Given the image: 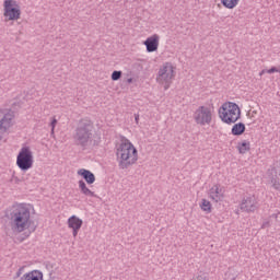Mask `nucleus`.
<instances>
[{"mask_svg": "<svg viewBox=\"0 0 280 280\" xmlns=\"http://www.w3.org/2000/svg\"><path fill=\"white\" fill-rule=\"evenodd\" d=\"M5 217L10 220L13 233H23L32 224V206L27 203H13L7 210Z\"/></svg>", "mask_w": 280, "mask_h": 280, "instance_id": "1", "label": "nucleus"}, {"mask_svg": "<svg viewBox=\"0 0 280 280\" xmlns=\"http://www.w3.org/2000/svg\"><path fill=\"white\" fill-rule=\"evenodd\" d=\"M116 156L119 170H128L139 161V152L135 144L127 138H122L116 149Z\"/></svg>", "mask_w": 280, "mask_h": 280, "instance_id": "2", "label": "nucleus"}, {"mask_svg": "<svg viewBox=\"0 0 280 280\" xmlns=\"http://www.w3.org/2000/svg\"><path fill=\"white\" fill-rule=\"evenodd\" d=\"M73 139L81 148L91 145L93 143V122L89 119H81L74 130Z\"/></svg>", "mask_w": 280, "mask_h": 280, "instance_id": "3", "label": "nucleus"}, {"mask_svg": "<svg viewBox=\"0 0 280 280\" xmlns=\"http://www.w3.org/2000/svg\"><path fill=\"white\" fill-rule=\"evenodd\" d=\"M219 117L223 124L231 126L242 117V109H240V105L236 103L226 102L219 108Z\"/></svg>", "mask_w": 280, "mask_h": 280, "instance_id": "4", "label": "nucleus"}, {"mask_svg": "<svg viewBox=\"0 0 280 280\" xmlns=\"http://www.w3.org/2000/svg\"><path fill=\"white\" fill-rule=\"evenodd\" d=\"M215 109L211 105H201L192 114V119L197 126H211Z\"/></svg>", "mask_w": 280, "mask_h": 280, "instance_id": "5", "label": "nucleus"}, {"mask_svg": "<svg viewBox=\"0 0 280 280\" xmlns=\"http://www.w3.org/2000/svg\"><path fill=\"white\" fill-rule=\"evenodd\" d=\"M174 66L172 62H165L162 65L158 72L156 82L164 86V91H167L172 85V80L175 78Z\"/></svg>", "mask_w": 280, "mask_h": 280, "instance_id": "6", "label": "nucleus"}, {"mask_svg": "<svg viewBox=\"0 0 280 280\" xmlns=\"http://www.w3.org/2000/svg\"><path fill=\"white\" fill-rule=\"evenodd\" d=\"M14 126V112L0 107V142L5 141V133Z\"/></svg>", "mask_w": 280, "mask_h": 280, "instance_id": "7", "label": "nucleus"}, {"mask_svg": "<svg viewBox=\"0 0 280 280\" xmlns=\"http://www.w3.org/2000/svg\"><path fill=\"white\" fill-rule=\"evenodd\" d=\"M16 165L21 170V172H27V170H32L34 165V154L32 153V149L30 147H23L16 158Z\"/></svg>", "mask_w": 280, "mask_h": 280, "instance_id": "8", "label": "nucleus"}, {"mask_svg": "<svg viewBox=\"0 0 280 280\" xmlns=\"http://www.w3.org/2000/svg\"><path fill=\"white\" fill-rule=\"evenodd\" d=\"M3 18L5 23L21 19V5H19L16 0L3 1Z\"/></svg>", "mask_w": 280, "mask_h": 280, "instance_id": "9", "label": "nucleus"}, {"mask_svg": "<svg viewBox=\"0 0 280 280\" xmlns=\"http://www.w3.org/2000/svg\"><path fill=\"white\" fill-rule=\"evenodd\" d=\"M240 209L244 213H255L259 209V201L255 195L244 197L240 203Z\"/></svg>", "mask_w": 280, "mask_h": 280, "instance_id": "10", "label": "nucleus"}, {"mask_svg": "<svg viewBox=\"0 0 280 280\" xmlns=\"http://www.w3.org/2000/svg\"><path fill=\"white\" fill-rule=\"evenodd\" d=\"M82 224H84V221H82V219L78 218L77 215H72L68 219V228L72 229L73 237H78V233H80Z\"/></svg>", "mask_w": 280, "mask_h": 280, "instance_id": "11", "label": "nucleus"}, {"mask_svg": "<svg viewBox=\"0 0 280 280\" xmlns=\"http://www.w3.org/2000/svg\"><path fill=\"white\" fill-rule=\"evenodd\" d=\"M209 198L213 200V202H222L224 200V189L221 188L220 185H214L209 190Z\"/></svg>", "mask_w": 280, "mask_h": 280, "instance_id": "12", "label": "nucleus"}, {"mask_svg": "<svg viewBox=\"0 0 280 280\" xmlns=\"http://www.w3.org/2000/svg\"><path fill=\"white\" fill-rule=\"evenodd\" d=\"M160 36L158 34H153L152 36L148 37L147 40L143 43L145 45L147 51L152 54L159 49V40Z\"/></svg>", "mask_w": 280, "mask_h": 280, "instance_id": "13", "label": "nucleus"}, {"mask_svg": "<svg viewBox=\"0 0 280 280\" xmlns=\"http://www.w3.org/2000/svg\"><path fill=\"white\" fill-rule=\"evenodd\" d=\"M19 280H45L43 278V271L32 270L26 273H23Z\"/></svg>", "mask_w": 280, "mask_h": 280, "instance_id": "14", "label": "nucleus"}, {"mask_svg": "<svg viewBox=\"0 0 280 280\" xmlns=\"http://www.w3.org/2000/svg\"><path fill=\"white\" fill-rule=\"evenodd\" d=\"M79 176H82L88 185H93L95 183V174L86 168H81L78 171Z\"/></svg>", "mask_w": 280, "mask_h": 280, "instance_id": "15", "label": "nucleus"}, {"mask_svg": "<svg viewBox=\"0 0 280 280\" xmlns=\"http://www.w3.org/2000/svg\"><path fill=\"white\" fill-rule=\"evenodd\" d=\"M231 132L234 137H240L246 132V125H244V122L234 124Z\"/></svg>", "mask_w": 280, "mask_h": 280, "instance_id": "16", "label": "nucleus"}, {"mask_svg": "<svg viewBox=\"0 0 280 280\" xmlns=\"http://www.w3.org/2000/svg\"><path fill=\"white\" fill-rule=\"evenodd\" d=\"M79 189L83 196H89L90 198H95V192L89 187H86V183L84 180H79Z\"/></svg>", "mask_w": 280, "mask_h": 280, "instance_id": "17", "label": "nucleus"}, {"mask_svg": "<svg viewBox=\"0 0 280 280\" xmlns=\"http://www.w3.org/2000/svg\"><path fill=\"white\" fill-rule=\"evenodd\" d=\"M221 3L228 10H233L234 8H237L240 0H221Z\"/></svg>", "mask_w": 280, "mask_h": 280, "instance_id": "18", "label": "nucleus"}, {"mask_svg": "<svg viewBox=\"0 0 280 280\" xmlns=\"http://www.w3.org/2000/svg\"><path fill=\"white\" fill-rule=\"evenodd\" d=\"M237 150L240 154H246L250 150V142L244 140L243 142L238 143Z\"/></svg>", "mask_w": 280, "mask_h": 280, "instance_id": "19", "label": "nucleus"}, {"mask_svg": "<svg viewBox=\"0 0 280 280\" xmlns=\"http://www.w3.org/2000/svg\"><path fill=\"white\" fill-rule=\"evenodd\" d=\"M201 211H205L206 213H211V201L207 199H202L200 203Z\"/></svg>", "mask_w": 280, "mask_h": 280, "instance_id": "20", "label": "nucleus"}, {"mask_svg": "<svg viewBox=\"0 0 280 280\" xmlns=\"http://www.w3.org/2000/svg\"><path fill=\"white\" fill-rule=\"evenodd\" d=\"M121 79V71H117L115 70L113 73H112V80L114 82H117V80H120Z\"/></svg>", "mask_w": 280, "mask_h": 280, "instance_id": "21", "label": "nucleus"}, {"mask_svg": "<svg viewBox=\"0 0 280 280\" xmlns=\"http://www.w3.org/2000/svg\"><path fill=\"white\" fill-rule=\"evenodd\" d=\"M237 279V275L236 273H233L231 271H228L225 273V280H236Z\"/></svg>", "mask_w": 280, "mask_h": 280, "instance_id": "22", "label": "nucleus"}, {"mask_svg": "<svg viewBox=\"0 0 280 280\" xmlns=\"http://www.w3.org/2000/svg\"><path fill=\"white\" fill-rule=\"evenodd\" d=\"M56 124H58V120L56 118H52V120L50 122L51 135H54V130H56Z\"/></svg>", "mask_w": 280, "mask_h": 280, "instance_id": "23", "label": "nucleus"}, {"mask_svg": "<svg viewBox=\"0 0 280 280\" xmlns=\"http://www.w3.org/2000/svg\"><path fill=\"white\" fill-rule=\"evenodd\" d=\"M24 270H25V267H20L15 273V277L21 279V277H23L22 275H23Z\"/></svg>", "mask_w": 280, "mask_h": 280, "instance_id": "24", "label": "nucleus"}, {"mask_svg": "<svg viewBox=\"0 0 280 280\" xmlns=\"http://www.w3.org/2000/svg\"><path fill=\"white\" fill-rule=\"evenodd\" d=\"M272 187H273V189H276L277 191H279V189H280V183L277 182V180H275L273 184H272Z\"/></svg>", "mask_w": 280, "mask_h": 280, "instance_id": "25", "label": "nucleus"}, {"mask_svg": "<svg viewBox=\"0 0 280 280\" xmlns=\"http://www.w3.org/2000/svg\"><path fill=\"white\" fill-rule=\"evenodd\" d=\"M267 73H278L277 67L270 68Z\"/></svg>", "mask_w": 280, "mask_h": 280, "instance_id": "26", "label": "nucleus"}, {"mask_svg": "<svg viewBox=\"0 0 280 280\" xmlns=\"http://www.w3.org/2000/svg\"><path fill=\"white\" fill-rule=\"evenodd\" d=\"M136 124H139V114H135Z\"/></svg>", "mask_w": 280, "mask_h": 280, "instance_id": "27", "label": "nucleus"}, {"mask_svg": "<svg viewBox=\"0 0 280 280\" xmlns=\"http://www.w3.org/2000/svg\"><path fill=\"white\" fill-rule=\"evenodd\" d=\"M127 82H128V84H132V78H129V79L127 80Z\"/></svg>", "mask_w": 280, "mask_h": 280, "instance_id": "28", "label": "nucleus"}, {"mask_svg": "<svg viewBox=\"0 0 280 280\" xmlns=\"http://www.w3.org/2000/svg\"><path fill=\"white\" fill-rule=\"evenodd\" d=\"M278 73H280V66L277 68Z\"/></svg>", "mask_w": 280, "mask_h": 280, "instance_id": "29", "label": "nucleus"}]
</instances>
